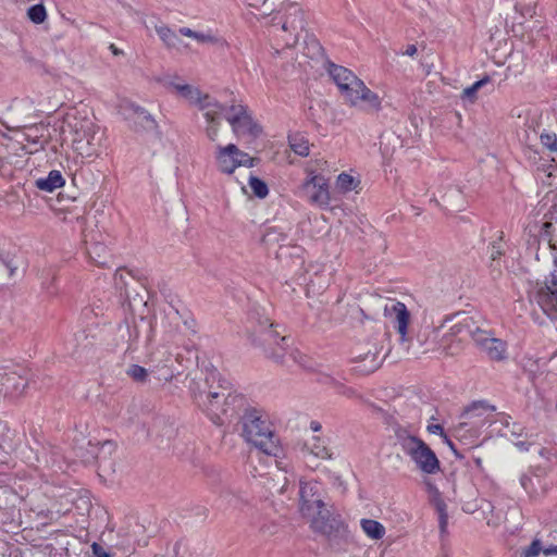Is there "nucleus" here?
<instances>
[{
  "label": "nucleus",
  "instance_id": "1",
  "mask_svg": "<svg viewBox=\"0 0 557 557\" xmlns=\"http://www.w3.org/2000/svg\"><path fill=\"white\" fill-rule=\"evenodd\" d=\"M205 385V388L193 391L195 403L214 424L223 425L231 421L244 405V397L232 394L231 383L222 377L215 369L208 371Z\"/></svg>",
  "mask_w": 557,
  "mask_h": 557
},
{
  "label": "nucleus",
  "instance_id": "2",
  "mask_svg": "<svg viewBox=\"0 0 557 557\" xmlns=\"http://www.w3.org/2000/svg\"><path fill=\"white\" fill-rule=\"evenodd\" d=\"M242 435L246 442L268 456L278 457L282 454L278 436L264 413L259 409H245L242 417Z\"/></svg>",
  "mask_w": 557,
  "mask_h": 557
},
{
  "label": "nucleus",
  "instance_id": "3",
  "mask_svg": "<svg viewBox=\"0 0 557 557\" xmlns=\"http://www.w3.org/2000/svg\"><path fill=\"white\" fill-rule=\"evenodd\" d=\"M268 318H259L257 325L250 333L253 345L260 347L264 355L277 363H285L286 357L293 359L294 362L304 364L302 355L296 350H289V341L287 336H281L280 332Z\"/></svg>",
  "mask_w": 557,
  "mask_h": 557
},
{
  "label": "nucleus",
  "instance_id": "4",
  "mask_svg": "<svg viewBox=\"0 0 557 557\" xmlns=\"http://www.w3.org/2000/svg\"><path fill=\"white\" fill-rule=\"evenodd\" d=\"M310 528L314 533L324 536L334 550H346L352 543V535L348 525L339 515L332 513L327 508H322L319 515L310 520Z\"/></svg>",
  "mask_w": 557,
  "mask_h": 557
},
{
  "label": "nucleus",
  "instance_id": "5",
  "mask_svg": "<svg viewBox=\"0 0 557 557\" xmlns=\"http://www.w3.org/2000/svg\"><path fill=\"white\" fill-rule=\"evenodd\" d=\"M396 438L403 451L411 458L417 468L423 473L434 474L440 471L438 458L421 438L409 434L405 429L396 431Z\"/></svg>",
  "mask_w": 557,
  "mask_h": 557
},
{
  "label": "nucleus",
  "instance_id": "6",
  "mask_svg": "<svg viewBox=\"0 0 557 557\" xmlns=\"http://www.w3.org/2000/svg\"><path fill=\"white\" fill-rule=\"evenodd\" d=\"M494 410L495 407L488 405L486 401L481 400L472 403L463 410L460 417L463 421L459 422L454 428V435L459 440H463L467 438V433L469 432L470 437H478L480 429L491 422L487 420L486 414Z\"/></svg>",
  "mask_w": 557,
  "mask_h": 557
},
{
  "label": "nucleus",
  "instance_id": "7",
  "mask_svg": "<svg viewBox=\"0 0 557 557\" xmlns=\"http://www.w3.org/2000/svg\"><path fill=\"white\" fill-rule=\"evenodd\" d=\"M457 337L458 342L455 345V342L451 341V344H446V336L442 339L440 347L447 355H454L456 349L459 348V343L466 337L470 336L475 343L476 347L482 350V348L486 345L487 341H491L493 336H491L486 331L481 330L475 325L474 321L471 318H465L462 321L454 324L450 327V332L447 337Z\"/></svg>",
  "mask_w": 557,
  "mask_h": 557
},
{
  "label": "nucleus",
  "instance_id": "8",
  "mask_svg": "<svg viewBox=\"0 0 557 557\" xmlns=\"http://www.w3.org/2000/svg\"><path fill=\"white\" fill-rule=\"evenodd\" d=\"M74 150L82 158H92L98 156L102 137L95 123L90 120H83L74 125Z\"/></svg>",
  "mask_w": 557,
  "mask_h": 557
},
{
  "label": "nucleus",
  "instance_id": "9",
  "mask_svg": "<svg viewBox=\"0 0 557 557\" xmlns=\"http://www.w3.org/2000/svg\"><path fill=\"white\" fill-rule=\"evenodd\" d=\"M531 299L552 320L557 321V270H553L544 282H537Z\"/></svg>",
  "mask_w": 557,
  "mask_h": 557
},
{
  "label": "nucleus",
  "instance_id": "10",
  "mask_svg": "<svg viewBox=\"0 0 557 557\" xmlns=\"http://www.w3.org/2000/svg\"><path fill=\"white\" fill-rule=\"evenodd\" d=\"M224 116L237 137L248 136L256 139L262 133L261 126L253 121L247 107L242 103L228 107Z\"/></svg>",
  "mask_w": 557,
  "mask_h": 557
},
{
  "label": "nucleus",
  "instance_id": "11",
  "mask_svg": "<svg viewBox=\"0 0 557 557\" xmlns=\"http://www.w3.org/2000/svg\"><path fill=\"white\" fill-rule=\"evenodd\" d=\"M299 510L304 517L313 518L322 508H326L319 495V485L315 482L301 483L299 488Z\"/></svg>",
  "mask_w": 557,
  "mask_h": 557
},
{
  "label": "nucleus",
  "instance_id": "12",
  "mask_svg": "<svg viewBox=\"0 0 557 557\" xmlns=\"http://www.w3.org/2000/svg\"><path fill=\"white\" fill-rule=\"evenodd\" d=\"M329 74L346 100L351 96L356 98L354 91H358L356 87H360L362 85V81L358 78L350 70L334 63H330Z\"/></svg>",
  "mask_w": 557,
  "mask_h": 557
},
{
  "label": "nucleus",
  "instance_id": "13",
  "mask_svg": "<svg viewBox=\"0 0 557 557\" xmlns=\"http://www.w3.org/2000/svg\"><path fill=\"white\" fill-rule=\"evenodd\" d=\"M124 114L126 119L133 121L136 132H154L158 138L161 137L158 123L145 108L127 103L124 107Z\"/></svg>",
  "mask_w": 557,
  "mask_h": 557
},
{
  "label": "nucleus",
  "instance_id": "14",
  "mask_svg": "<svg viewBox=\"0 0 557 557\" xmlns=\"http://www.w3.org/2000/svg\"><path fill=\"white\" fill-rule=\"evenodd\" d=\"M302 188L309 194L312 203L327 206L330 203V193L327 181L322 175H311L304 184Z\"/></svg>",
  "mask_w": 557,
  "mask_h": 557
},
{
  "label": "nucleus",
  "instance_id": "15",
  "mask_svg": "<svg viewBox=\"0 0 557 557\" xmlns=\"http://www.w3.org/2000/svg\"><path fill=\"white\" fill-rule=\"evenodd\" d=\"M385 314L392 319L394 327L400 335V341H408V324L410 321V312L406 305L400 301L392 302L385 306Z\"/></svg>",
  "mask_w": 557,
  "mask_h": 557
},
{
  "label": "nucleus",
  "instance_id": "16",
  "mask_svg": "<svg viewBox=\"0 0 557 557\" xmlns=\"http://www.w3.org/2000/svg\"><path fill=\"white\" fill-rule=\"evenodd\" d=\"M239 154H242V150L234 144L218 146L215 160L219 171L224 174L234 173V171L240 166V162H238Z\"/></svg>",
  "mask_w": 557,
  "mask_h": 557
},
{
  "label": "nucleus",
  "instance_id": "17",
  "mask_svg": "<svg viewBox=\"0 0 557 557\" xmlns=\"http://www.w3.org/2000/svg\"><path fill=\"white\" fill-rule=\"evenodd\" d=\"M29 384V371L21 369L20 372L13 371L4 373L2 376V386L5 393L12 397L22 396Z\"/></svg>",
  "mask_w": 557,
  "mask_h": 557
},
{
  "label": "nucleus",
  "instance_id": "18",
  "mask_svg": "<svg viewBox=\"0 0 557 557\" xmlns=\"http://www.w3.org/2000/svg\"><path fill=\"white\" fill-rule=\"evenodd\" d=\"M281 11L285 13V21L282 25L284 30L305 27L304 12L297 2L284 1L281 4Z\"/></svg>",
  "mask_w": 557,
  "mask_h": 557
},
{
  "label": "nucleus",
  "instance_id": "19",
  "mask_svg": "<svg viewBox=\"0 0 557 557\" xmlns=\"http://www.w3.org/2000/svg\"><path fill=\"white\" fill-rule=\"evenodd\" d=\"M194 103H196L199 109L203 111L206 121H212L214 115L223 114L224 112H227L228 109L224 104L211 98L209 95H202L200 91L199 99H195Z\"/></svg>",
  "mask_w": 557,
  "mask_h": 557
},
{
  "label": "nucleus",
  "instance_id": "20",
  "mask_svg": "<svg viewBox=\"0 0 557 557\" xmlns=\"http://www.w3.org/2000/svg\"><path fill=\"white\" fill-rule=\"evenodd\" d=\"M352 361L359 363V366L356 367V370L362 374H370L374 372L382 363L376 350H369L366 354H360L354 357Z\"/></svg>",
  "mask_w": 557,
  "mask_h": 557
},
{
  "label": "nucleus",
  "instance_id": "21",
  "mask_svg": "<svg viewBox=\"0 0 557 557\" xmlns=\"http://www.w3.org/2000/svg\"><path fill=\"white\" fill-rule=\"evenodd\" d=\"M356 89L358 91H354V95H356V98L355 97H349L347 99V101L351 104V106H357L359 101H364L368 103V106L372 109H380V106H381V100H380V97L373 92L371 89H369L364 83L362 82V85L360 87H356Z\"/></svg>",
  "mask_w": 557,
  "mask_h": 557
},
{
  "label": "nucleus",
  "instance_id": "22",
  "mask_svg": "<svg viewBox=\"0 0 557 557\" xmlns=\"http://www.w3.org/2000/svg\"><path fill=\"white\" fill-rule=\"evenodd\" d=\"M65 183L62 174L58 170H52L48 173L47 177H40L35 181V186L44 191L53 193L55 189L62 187Z\"/></svg>",
  "mask_w": 557,
  "mask_h": 557
},
{
  "label": "nucleus",
  "instance_id": "23",
  "mask_svg": "<svg viewBox=\"0 0 557 557\" xmlns=\"http://www.w3.org/2000/svg\"><path fill=\"white\" fill-rule=\"evenodd\" d=\"M482 348V352H484L487 358L492 361H503L507 358V345L504 341L493 337L491 341H487Z\"/></svg>",
  "mask_w": 557,
  "mask_h": 557
},
{
  "label": "nucleus",
  "instance_id": "24",
  "mask_svg": "<svg viewBox=\"0 0 557 557\" xmlns=\"http://www.w3.org/2000/svg\"><path fill=\"white\" fill-rule=\"evenodd\" d=\"M87 255L89 259L97 265H108V259L110 258V253L106 245L98 242L91 243L89 246H87Z\"/></svg>",
  "mask_w": 557,
  "mask_h": 557
},
{
  "label": "nucleus",
  "instance_id": "25",
  "mask_svg": "<svg viewBox=\"0 0 557 557\" xmlns=\"http://www.w3.org/2000/svg\"><path fill=\"white\" fill-rule=\"evenodd\" d=\"M156 32L164 45L170 49H180L183 45L181 37L166 25L157 26Z\"/></svg>",
  "mask_w": 557,
  "mask_h": 557
},
{
  "label": "nucleus",
  "instance_id": "26",
  "mask_svg": "<svg viewBox=\"0 0 557 557\" xmlns=\"http://www.w3.org/2000/svg\"><path fill=\"white\" fill-rule=\"evenodd\" d=\"M290 149L300 157H307L310 152L308 139L300 134H293L288 136Z\"/></svg>",
  "mask_w": 557,
  "mask_h": 557
},
{
  "label": "nucleus",
  "instance_id": "27",
  "mask_svg": "<svg viewBox=\"0 0 557 557\" xmlns=\"http://www.w3.org/2000/svg\"><path fill=\"white\" fill-rule=\"evenodd\" d=\"M360 523L363 532L373 540H380L385 534V528L379 521L372 519H362Z\"/></svg>",
  "mask_w": 557,
  "mask_h": 557
},
{
  "label": "nucleus",
  "instance_id": "28",
  "mask_svg": "<svg viewBox=\"0 0 557 557\" xmlns=\"http://www.w3.org/2000/svg\"><path fill=\"white\" fill-rule=\"evenodd\" d=\"M308 445L311 454H313L315 457L321 459H330L332 457V453L327 447L325 440L319 436H313Z\"/></svg>",
  "mask_w": 557,
  "mask_h": 557
},
{
  "label": "nucleus",
  "instance_id": "29",
  "mask_svg": "<svg viewBox=\"0 0 557 557\" xmlns=\"http://www.w3.org/2000/svg\"><path fill=\"white\" fill-rule=\"evenodd\" d=\"M156 373H157V380L158 381H165L170 382L175 376L176 373H180L177 369L171 363H164L160 366L159 363H156Z\"/></svg>",
  "mask_w": 557,
  "mask_h": 557
},
{
  "label": "nucleus",
  "instance_id": "30",
  "mask_svg": "<svg viewBox=\"0 0 557 557\" xmlns=\"http://www.w3.org/2000/svg\"><path fill=\"white\" fill-rule=\"evenodd\" d=\"M171 86L185 99L194 102L195 99H199V89L195 88L188 84H174Z\"/></svg>",
  "mask_w": 557,
  "mask_h": 557
},
{
  "label": "nucleus",
  "instance_id": "31",
  "mask_svg": "<svg viewBox=\"0 0 557 557\" xmlns=\"http://www.w3.org/2000/svg\"><path fill=\"white\" fill-rule=\"evenodd\" d=\"M248 184L253 193V195L258 198H265L269 194V188L265 182L260 180L257 176L250 175L248 180Z\"/></svg>",
  "mask_w": 557,
  "mask_h": 557
},
{
  "label": "nucleus",
  "instance_id": "32",
  "mask_svg": "<svg viewBox=\"0 0 557 557\" xmlns=\"http://www.w3.org/2000/svg\"><path fill=\"white\" fill-rule=\"evenodd\" d=\"M28 18L35 24H41L47 18V11L42 3L34 4L27 10Z\"/></svg>",
  "mask_w": 557,
  "mask_h": 557
},
{
  "label": "nucleus",
  "instance_id": "33",
  "mask_svg": "<svg viewBox=\"0 0 557 557\" xmlns=\"http://www.w3.org/2000/svg\"><path fill=\"white\" fill-rule=\"evenodd\" d=\"M491 78L490 76H484L483 78L476 81L471 86L463 89L462 98L469 99L470 101L475 100L478 90L490 83Z\"/></svg>",
  "mask_w": 557,
  "mask_h": 557
},
{
  "label": "nucleus",
  "instance_id": "34",
  "mask_svg": "<svg viewBox=\"0 0 557 557\" xmlns=\"http://www.w3.org/2000/svg\"><path fill=\"white\" fill-rule=\"evenodd\" d=\"M221 115L222 114H216L213 116L212 121H206V135L211 141L218 138Z\"/></svg>",
  "mask_w": 557,
  "mask_h": 557
},
{
  "label": "nucleus",
  "instance_id": "35",
  "mask_svg": "<svg viewBox=\"0 0 557 557\" xmlns=\"http://www.w3.org/2000/svg\"><path fill=\"white\" fill-rule=\"evenodd\" d=\"M552 228H553L552 222L543 223L542 230H541V239L547 242V244L552 250H557V242H555L553 239Z\"/></svg>",
  "mask_w": 557,
  "mask_h": 557
},
{
  "label": "nucleus",
  "instance_id": "36",
  "mask_svg": "<svg viewBox=\"0 0 557 557\" xmlns=\"http://www.w3.org/2000/svg\"><path fill=\"white\" fill-rule=\"evenodd\" d=\"M127 374L136 382H145L148 377V371L138 364H132L128 370Z\"/></svg>",
  "mask_w": 557,
  "mask_h": 557
},
{
  "label": "nucleus",
  "instance_id": "37",
  "mask_svg": "<svg viewBox=\"0 0 557 557\" xmlns=\"http://www.w3.org/2000/svg\"><path fill=\"white\" fill-rule=\"evenodd\" d=\"M337 187L343 191L352 190L356 187L355 178L347 173H341L337 177Z\"/></svg>",
  "mask_w": 557,
  "mask_h": 557
},
{
  "label": "nucleus",
  "instance_id": "38",
  "mask_svg": "<svg viewBox=\"0 0 557 557\" xmlns=\"http://www.w3.org/2000/svg\"><path fill=\"white\" fill-rule=\"evenodd\" d=\"M544 548L545 547H543L541 541L535 539L532 541V543L528 547H525L522 550L521 556L522 557H537L540 555V553H543Z\"/></svg>",
  "mask_w": 557,
  "mask_h": 557
},
{
  "label": "nucleus",
  "instance_id": "39",
  "mask_svg": "<svg viewBox=\"0 0 557 557\" xmlns=\"http://www.w3.org/2000/svg\"><path fill=\"white\" fill-rule=\"evenodd\" d=\"M178 32L181 35L194 38L199 42L212 41V39H213L210 35L197 33L188 27H181Z\"/></svg>",
  "mask_w": 557,
  "mask_h": 557
},
{
  "label": "nucleus",
  "instance_id": "40",
  "mask_svg": "<svg viewBox=\"0 0 557 557\" xmlns=\"http://www.w3.org/2000/svg\"><path fill=\"white\" fill-rule=\"evenodd\" d=\"M540 140L549 151H557V135L555 133H542Z\"/></svg>",
  "mask_w": 557,
  "mask_h": 557
},
{
  "label": "nucleus",
  "instance_id": "41",
  "mask_svg": "<svg viewBox=\"0 0 557 557\" xmlns=\"http://www.w3.org/2000/svg\"><path fill=\"white\" fill-rule=\"evenodd\" d=\"M37 131H38L37 127L32 126V127H28L27 128V133L24 134L25 139L28 143H32V144L38 146V147L35 148V151H38L39 149H44L45 148L44 143L40 140L42 135L39 136L37 134H33V133H36Z\"/></svg>",
  "mask_w": 557,
  "mask_h": 557
},
{
  "label": "nucleus",
  "instance_id": "42",
  "mask_svg": "<svg viewBox=\"0 0 557 557\" xmlns=\"http://www.w3.org/2000/svg\"><path fill=\"white\" fill-rule=\"evenodd\" d=\"M554 161V159H552L550 162L545 160L544 162L537 164L536 173L540 178H546V175L549 174V172H557V166L552 163Z\"/></svg>",
  "mask_w": 557,
  "mask_h": 557
},
{
  "label": "nucleus",
  "instance_id": "43",
  "mask_svg": "<svg viewBox=\"0 0 557 557\" xmlns=\"http://www.w3.org/2000/svg\"><path fill=\"white\" fill-rule=\"evenodd\" d=\"M488 250L490 259L492 261H497L504 255V250L502 247V237L499 238L498 242L492 243L491 246L488 247Z\"/></svg>",
  "mask_w": 557,
  "mask_h": 557
},
{
  "label": "nucleus",
  "instance_id": "44",
  "mask_svg": "<svg viewBox=\"0 0 557 557\" xmlns=\"http://www.w3.org/2000/svg\"><path fill=\"white\" fill-rule=\"evenodd\" d=\"M238 162H240V166L252 168L256 165L257 159L251 158L248 153L242 151V154L238 157Z\"/></svg>",
  "mask_w": 557,
  "mask_h": 557
},
{
  "label": "nucleus",
  "instance_id": "45",
  "mask_svg": "<svg viewBox=\"0 0 557 557\" xmlns=\"http://www.w3.org/2000/svg\"><path fill=\"white\" fill-rule=\"evenodd\" d=\"M91 550H92V557H111V555L104 550V548L98 544V543H92L91 544Z\"/></svg>",
  "mask_w": 557,
  "mask_h": 557
},
{
  "label": "nucleus",
  "instance_id": "46",
  "mask_svg": "<svg viewBox=\"0 0 557 557\" xmlns=\"http://www.w3.org/2000/svg\"><path fill=\"white\" fill-rule=\"evenodd\" d=\"M177 358L174 359L172 352L170 351H164L162 354V358L160 359H156L154 362L156 363H159L160 366L164 364V363H168V364H173L174 366V361H176Z\"/></svg>",
  "mask_w": 557,
  "mask_h": 557
},
{
  "label": "nucleus",
  "instance_id": "47",
  "mask_svg": "<svg viewBox=\"0 0 557 557\" xmlns=\"http://www.w3.org/2000/svg\"><path fill=\"white\" fill-rule=\"evenodd\" d=\"M183 323L191 332V334L197 333V322L193 317L187 315L183 318Z\"/></svg>",
  "mask_w": 557,
  "mask_h": 557
},
{
  "label": "nucleus",
  "instance_id": "48",
  "mask_svg": "<svg viewBox=\"0 0 557 557\" xmlns=\"http://www.w3.org/2000/svg\"><path fill=\"white\" fill-rule=\"evenodd\" d=\"M557 178V172H549V174L546 175V178L541 177V181L546 186H555L557 185V182L555 180Z\"/></svg>",
  "mask_w": 557,
  "mask_h": 557
},
{
  "label": "nucleus",
  "instance_id": "49",
  "mask_svg": "<svg viewBox=\"0 0 557 557\" xmlns=\"http://www.w3.org/2000/svg\"><path fill=\"white\" fill-rule=\"evenodd\" d=\"M442 437H443V440H444V443H446V444H447V446L451 449V451L454 453V455H455L457 458H459V459L463 458V455H461V454L457 450V448H456L455 444L453 443V441H451V440H450L446 434H445L444 436H442Z\"/></svg>",
  "mask_w": 557,
  "mask_h": 557
},
{
  "label": "nucleus",
  "instance_id": "50",
  "mask_svg": "<svg viewBox=\"0 0 557 557\" xmlns=\"http://www.w3.org/2000/svg\"><path fill=\"white\" fill-rule=\"evenodd\" d=\"M428 431L432 434H440L441 436L445 435L444 429L441 424H429Z\"/></svg>",
  "mask_w": 557,
  "mask_h": 557
},
{
  "label": "nucleus",
  "instance_id": "51",
  "mask_svg": "<svg viewBox=\"0 0 557 557\" xmlns=\"http://www.w3.org/2000/svg\"><path fill=\"white\" fill-rule=\"evenodd\" d=\"M520 483L525 491H529L530 486L532 485V479L527 474H522L520 478Z\"/></svg>",
  "mask_w": 557,
  "mask_h": 557
},
{
  "label": "nucleus",
  "instance_id": "52",
  "mask_svg": "<svg viewBox=\"0 0 557 557\" xmlns=\"http://www.w3.org/2000/svg\"><path fill=\"white\" fill-rule=\"evenodd\" d=\"M438 523H440L441 532L444 533L446 531L447 523H448L447 513H443L438 517Z\"/></svg>",
  "mask_w": 557,
  "mask_h": 557
},
{
  "label": "nucleus",
  "instance_id": "53",
  "mask_svg": "<svg viewBox=\"0 0 557 557\" xmlns=\"http://www.w3.org/2000/svg\"><path fill=\"white\" fill-rule=\"evenodd\" d=\"M338 393L342 395H345L347 397H354L356 395V392L351 387H347V386H343V385L339 387Z\"/></svg>",
  "mask_w": 557,
  "mask_h": 557
},
{
  "label": "nucleus",
  "instance_id": "54",
  "mask_svg": "<svg viewBox=\"0 0 557 557\" xmlns=\"http://www.w3.org/2000/svg\"><path fill=\"white\" fill-rule=\"evenodd\" d=\"M418 49L416 45H408L406 47V50L403 52V54L408 57H413L417 53Z\"/></svg>",
  "mask_w": 557,
  "mask_h": 557
},
{
  "label": "nucleus",
  "instance_id": "55",
  "mask_svg": "<svg viewBox=\"0 0 557 557\" xmlns=\"http://www.w3.org/2000/svg\"><path fill=\"white\" fill-rule=\"evenodd\" d=\"M543 554L545 556H552V555H557V546L556 545H550L548 547H545L543 549Z\"/></svg>",
  "mask_w": 557,
  "mask_h": 557
},
{
  "label": "nucleus",
  "instance_id": "56",
  "mask_svg": "<svg viewBox=\"0 0 557 557\" xmlns=\"http://www.w3.org/2000/svg\"><path fill=\"white\" fill-rule=\"evenodd\" d=\"M436 510H437V512H438V517H440L441 515H443V513H447V512H446V505H445V503H444V502H438V503L436 504Z\"/></svg>",
  "mask_w": 557,
  "mask_h": 557
},
{
  "label": "nucleus",
  "instance_id": "57",
  "mask_svg": "<svg viewBox=\"0 0 557 557\" xmlns=\"http://www.w3.org/2000/svg\"><path fill=\"white\" fill-rule=\"evenodd\" d=\"M265 3V0H248V4L252 8H260Z\"/></svg>",
  "mask_w": 557,
  "mask_h": 557
},
{
  "label": "nucleus",
  "instance_id": "58",
  "mask_svg": "<svg viewBox=\"0 0 557 557\" xmlns=\"http://www.w3.org/2000/svg\"><path fill=\"white\" fill-rule=\"evenodd\" d=\"M321 424L318 422V421H311L310 423V429L313 431V432H319L321 430Z\"/></svg>",
  "mask_w": 557,
  "mask_h": 557
},
{
  "label": "nucleus",
  "instance_id": "59",
  "mask_svg": "<svg viewBox=\"0 0 557 557\" xmlns=\"http://www.w3.org/2000/svg\"><path fill=\"white\" fill-rule=\"evenodd\" d=\"M108 448L109 450L114 448V443L111 441H106L102 443V449Z\"/></svg>",
  "mask_w": 557,
  "mask_h": 557
},
{
  "label": "nucleus",
  "instance_id": "60",
  "mask_svg": "<svg viewBox=\"0 0 557 557\" xmlns=\"http://www.w3.org/2000/svg\"><path fill=\"white\" fill-rule=\"evenodd\" d=\"M553 251V264L555 267L554 270H557V250H552Z\"/></svg>",
  "mask_w": 557,
  "mask_h": 557
},
{
  "label": "nucleus",
  "instance_id": "61",
  "mask_svg": "<svg viewBox=\"0 0 557 557\" xmlns=\"http://www.w3.org/2000/svg\"><path fill=\"white\" fill-rule=\"evenodd\" d=\"M110 49L112 50V52H113L114 54H119V53H121V51H120V50H119V49H117L113 44H112V45H110Z\"/></svg>",
  "mask_w": 557,
  "mask_h": 557
},
{
  "label": "nucleus",
  "instance_id": "62",
  "mask_svg": "<svg viewBox=\"0 0 557 557\" xmlns=\"http://www.w3.org/2000/svg\"><path fill=\"white\" fill-rule=\"evenodd\" d=\"M271 236H272V232H268V234L265 235L264 239L270 242V240H272Z\"/></svg>",
  "mask_w": 557,
  "mask_h": 557
}]
</instances>
